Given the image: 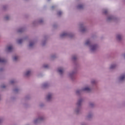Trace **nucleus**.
I'll return each instance as SVG.
<instances>
[{
  "instance_id": "nucleus-1",
  "label": "nucleus",
  "mask_w": 125,
  "mask_h": 125,
  "mask_svg": "<svg viewBox=\"0 0 125 125\" xmlns=\"http://www.w3.org/2000/svg\"><path fill=\"white\" fill-rule=\"evenodd\" d=\"M12 49H13L12 46H8L7 48V51H9V52H11V51H12Z\"/></svg>"
},
{
  "instance_id": "nucleus-2",
  "label": "nucleus",
  "mask_w": 125,
  "mask_h": 125,
  "mask_svg": "<svg viewBox=\"0 0 125 125\" xmlns=\"http://www.w3.org/2000/svg\"><path fill=\"white\" fill-rule=\"evenodd\" d=\"M83 91H87L88 92H89L90 91V88L86 87L83 89Z\"/></svg>"
},
{
  "instance_id": "nucleus-3",
  "label": "nucleus",
  "mask_w": 125,
  "mask_h": 125,
  "mask_svg": "<svg viewBox=\"0 0 125 125\" xmlns=\"http://www.w3.org/2000/svg\"><path fill=\"white\" fill-rule=\"evenodd\" d=\"M97 47V45H96L92 46L91 50L92 51H93L94 50H95V49H96Z\"/></svg>"
},
{
  "instance_id": "nucleus-4",
  "label": "nucleus",
  "mask_w": 125,
  "mask_h": 125,
  "mask_svg": "<svg viewBox=\"0 0 125 125\" xmlns=\"http://www.w3.org/2000/svg\"><path fill=\"white\" fill-rule=\"evenodd\" d=\"M58 72L61 75H62L63 74V68H59Z\"/></svg>"
},
{
  "instance_id": "nucleus-5",
  "label": "nucleus",
  "mask_w": 125,
  "mask_h": 125,
  "mask_svg": "<svg viewBox=\"0 0 125 125\" xmlns=\"http://www.w3.org/2000/svg\"><path fill=\"white\" fill-rule=\"evenodd\" d=\"M52 95L51 94H49L47 97V100L49 101L51 99Z\"/></svg>"
},
{
  "instance_id": "nucleus-6",
  "label": "nucleus",
  "mask_w": 125,
  "mask_h": 125,
  "mask_svg": "<svg viewBox=\"0 0 125 125\" xmlns=\"http://www.w3.org/2000/svg\"><path fill=\"white\" fill-rule=\"evenodd\" d=\"M125 79V75H122L120 78V81H124Z\"/></svg>"
},
{
  "instance_id": "nucleus-7",
  "label": "nucleus",
  "mask_w": 125,
  "mask_h": 125,
  "mask_svg": "<svg viewBox=\"0 0 125 125\" xmlns=\"http://www.w3.org/2000/svg\"><path fill=\"white\" fill-rule=\"evenodd\" d=\"M68 36V33H63L61 35V38H63V37H66Z\"/></svg>"
},
{
  "instance_id": "nucleus-8",
  "label": "nucleus",
  "mask_w": 125,
  "mask_h": 125,
  "mask_svg": "<svg viewBox=\"0 0 125 125\" xmlns=\"http://www.w3.org/2000/svg\"><path fill=\"white\" fill-rule=\"evenodd\" d=\"M4 62H6V60L0 58V63H4Z\"/></svg>"
},
{
  "instance_id": "nucleus-9",
  "label": "nucleus",
  "mask_w": 125,
  "mask_h": 125,
  "mask_svg": "<svg viewBox=\"0 0 125 125\" xmlns=\"http://www.w3.org/2000/svg\"><path fill=\"white\" fill-rule=\"evenodd\" d=\"M82 101H83L82 100H79L78 103H77V105L78 106H81V104H82Z\"/></svg>"
},
{
  "instance_id": "nucleus-10",
  "label": "nucleus",
  "mask_w": 125,
  "mask_h": 125,
  "mask_svg": "<svg viewBox=\"0 0 125 125\" xmlns=\"http://www.w3.org/2000/svg\"><path fill=\"white\" fill-rule=\"evenodd\" d=\"M30 75H31V71H28L26 72V73H25V76H30Z\"/></svg>"
},
{
  "instance_id": "nucleus-11",
  "label": "nucleus",
  "mask_w": 125,
  "mask_h": 125,
  "mask_svg": "<svg viewBox=\"0 0 125 125\" xmlns=\"http://www.w3.org/2000/svg\"><path fill=\"white\" fill-rule=\"evenodd\" d=\"M83 5H79L78 6V8H79V9H82V8H83Z\"/></svg>"
},
{
  "instance_id": "nucleus-12",
  "label": "nucleus",
  "mask_w": 125,
  "mask_h": 125,
  "mask_svg": "<svg viewBox=\"0 0 125 125\" xmlns=\"http://www.w3.org/2000/svg\"><path fill=\"white\" fill-rule=\"evenodd\" d=\"M86 45H88L90 44V42L89 41V40H87L86 42H85Z\"/></svg>"
},
{
  "instance_id": "nucleus-13",
  "label": "nucleus",
  "mask_w": 125,
  "mask_h": 125,
  "mask_svg": "<svg viewBox=\"0 0 125 125\" xmlns=\"http://www.w3.org/2000/svg\"><path fill=\"white\" fill-rule=\"evenodd\" d=\"M117 38L120 41L122 39V36L121 35H117Z\"/></svg>"
},
{
  "instance_id": "nucleus-14",
  "label": "nucleus",
  "mask_w": 125,
  "mask_h": 125,
  "mask_svg": "<svg viewBox=\"0 0 125 125\" xmlns=\"http://www.w3.org/2000/svg\"><path fill=\"white\" fill-rule=\"evenodd\" d=\"M17 59H18V57H17V56H15V57H14L13 60H14V61H17Z\"/></svg>"
},
{
  "instance_id": "nucleus-15",
  "label": "nucleus",
  "mask_w": 125,
  "mask_h": 125,
  "mask_svg": "<svg viewBox=\"0 0 125 125\" xmlns=\"http://www.w3.org/2000/svg\"><path fill=\"white\" fill-rule=\"evenodd\" d=\"M23 42L22 39H20L18 41V43H22V42Z\"/></svg>"
},
{
  "instance_id": "nucleus-16",
  "label": "nucleus",
  "mask_w": 125,
  "mask_h": 125,
  "mask_svg": "<svg viewBox=\"0 0 125 125\" xmlns=\"http://www.w3.org/2000/svg\"><path fill=\"white\" fill-rule=\"evenodd\" d=\"M115 67H116V65H111V66H110V69H114V68H115Z\"/></svg>"
},
{
  "instance_id": "nucleus-17",
  "label": "nucleus",
  "mask_w": 125,
  "mask_h": 125,
  "mask_svg": "<svg viewBox=\"0 0 125 125\" xmlns=\"http://www.w3.org/2000/svg\"><path fill=\"white\" fill-rule=\"evenodd\" d=\"M61 14H62V12L61 11H59L58 12V15H59V16H60V15H61Z\"/></svg>"
},
{
  "instance_id": "nucleus-18",
  "label": "nucleus",
  "mask_w": 125,
  "mask_h": 125,
  "mask_svg": "<svg viewBox=\"0 0 125 125\" xmlns=\"http://www.w3.org/2000/svg\"><path fill=\"white\" fill-rule=\"evenodd\" d=\"M32 45H34V42H30L29 44L30 47H32Z\"/></svg>"
},
{
  "instance_id": "nucleus-19",
  "label": "nucleus",
  "mask_w": 125,
  "mask_h": 125,
  "mask_svg": "<svg viewBox=\"0 0 125 125\" xmlns=\"http://www.w3.org/2000/svg\"><path fill=\"white\" fill-rule=\"evenodd\" d=\"M73 60H76L77 59V57L74 56L72 58Z\"/></svg>"
},
{
  "instance_id": "nucleus-20",
  "label": "nucleus",
  "mask_w": 125,
  "mask_h": 125,
  "mask_svg": "<svg viewBox=\"0 0 125 125\" xmlns=\"http://www.w3.org/2000/svg\"><path fill=\"white\" fill-rule=\"evenodd\" d=\"M9 19V17H5V20H8Z\"/></svg>"
},
{
  "instance_id": "nucleus-21",
  "label": "nucleus",
  "mask_w": 125,
  "mask_h": 125,
  "mask_svg": "<svg viewBox=\"0 0 125 125\" xmlns=\"http://www.w3.org/2000/svg\"><path fill=\"white\" fill-rule=\"evenodd\" d=\"M22 31H23V29H20V30H19V32H22Z\"/></svg>"
},
{
  "instance_id": "nucleus-22",
  "label": "nucleus",
  "mask_w": 125,
  "mask_h": 125,
  "mask_svg": "<svg viewBox=\"0 0 125 125\" xmlns=\"http://www.w3.org/2000/svg\"><path fill=\"white\" fill-rule=\"evenodd\" d=\"M47 67H48V65H45L44 66V68H47Z\"/></svg>"
},
{
  "instance_id": "nucleus-23",
  "label": "nucleus",
  "mask_w": 125,
  "mask_h": 125,
  "mask_svg": "<svg viewBox=\"0 0 125 125\" xmlns=\"http://www.w3.org/2000/svg\"><path fill=\"white\" fill-rule=\"evenodd\" d=\"M107 10H105V11H104V14H106L107 13Z\"/></svg>"
},
{
  "instance_id": "nucleus-24",
  "label": "nucleus",
  "mask_w": 125,
  "mask_h": 125,
  "mask_svg": "<svg viewBox=\"0 0 125 125\" xmlns=\"http://www.w3.org/2000/svg\"><path fill=\"white\" fill-rule=\"evenodd\" d=\"M14 83V81H11V83Z\"/></svg>"
},
{
  "instance_id": "nucleus-25",
  "label": "nucleus",
  "mask_w": 125,
  "mask_h": 125,
  "mask_svg": "<svg viewBox=\"0 0 125 125\" xmlns=\"http://www.w3.org/2000/svg\"><path fill=\"white\" fill-rule=\"evenodd\" d=\"M79 92H80L79 90L76 91V93H79Z\"/></svg>"
},
{
  "instance_id": "nucleus-26",
  "label": "nucleus",
  "mask_w": 125,
  "mask_h": 125,
  "mask_svg": "<svg viewBox=\"0 0 125 125\" xmlns=\"http://www.w3.org/2000/svg\"><path fill=\"white\" fill-rule=\"evenodd\" d=\"M1 123V120L0 119V124Z\"/></svg>"
},
{
  "instance_id": "nucleus-27",
  "label": "nucleus",
  "mask_w": 125,
  "mask_h": 125,
  "mask_svg": "<svg viewBox=\"0 0 125 125\" xmlns=\"http://www.w3.org/2000/svg\"><path fill=\"white\" fill-rule=\"evenodd\" d=\"M2 87H3V88H4V87H5V86H3Z\"/></svg>"
},
{
  "instance_id": "nucleus-28",
  "label": "nucleus",
  "mask_w": 125,
  "mask_h": 125,
  "mask_svg": "<svg viewBox=\"0 0 125 125\" xmlns=\"http://www.w3.org/2000/svg\"><path fill=\"white\" fill-rule=\"evenodd\" d=\"M54 8V6H52V8Z\"/></svg>"
}]
</instances>
